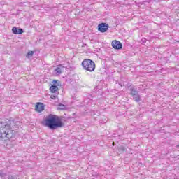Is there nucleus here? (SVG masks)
I'll return each mask as SVG.
<instances>
[{"mask_svg": "<svg viewBox=\"0 0 179 179\" xmlns=\"http://www.w3.org/2000/svg\"><path fill=\"white\" fill-rule=\"evenodd\" d=\"M41 124L43 127H47V128H49V129H51L52 131L58 129V128H64L65 125L59 116L52 114H49L46 116Z\"/></svg>", "mask_w": 179, "mask_h": 179, "instance_id": "nucleus-1", "label": "nucleus"}, {"mask_svg": "<svg viewBox=\"0 0 179 179\" xmlns=\"http://www.w3.org/2000/svg\"><path fill=\"white\" fill-rule=\"evenodd\" d=\"M13 120L0 122V139L6 141L13 136V130H12V124Z\"/></svg>", "mask_w": 179, "mask_h": 179, "instance_id": "nucleus-2", "label": "nucleus"}, {"mask_svg": "<svg viewBox=\"0 0 179 179\" xmlns=\"http://www.w3.org/2000/svg\"><path fill=\"white\" fill-rule=\"evenodd\" d=\"M83 69L87 71L88 72H94V69H96V63L93 62V60L90 59H85L82 62L81 64Z\"/></svg>", "mask_w": 179, "mask_h": 179, "instance_id": "nucleus-3", "label": "nucleus"}, {"mask_svg": "<svg viewBox=\"0 0 179 179\" xmlns=\"http://www.w3.org/2000/svg\"><path fill=\"white\" fill-rule=\"evenodd\" d=\"M98 30L101 33H106L108 30V24L102 22L98 25Z\"/></svg>", "mask_w": 179, "mask_h": 179, "instance_id": "nucleus-4", "label": "nucleus"}, {"mask_svg": "<svg viewBox=\"0 0 179 179\" xmlns=\"http://www.w3.org/2000/svg\"><path fill=\"white\" fill-rule=\"evenodd\" d=\"M112 47L115 50H122V43L121 42L115 40L112 41Z\"/></svg>", "mask_w": 179, "mask_h": 179, "instance_id": "nucleus-5", "label": "nucleus"}, {"mask_svg": "<svg viewBox=\"0 0 179 179\" xmlns=\"http://www.w3.org/2000/svg\"><path fill=\"white\" fill-rule=\"evenodd\" d=\"M35 110L38 113H41V111H44V104L43 103L38 102L35 106Z\"/></svg>", "mask_w": 179, "mask_h": 179, "instance_id": "nucleus-6", "label": "nucleus"}, {"mask_svg": "<svg viewBox=\"0 0 179 179\" xmlns=\"http://www.w3.org/2000/svg\"><path fill=\"white\" fill-rule=\"evenodd\" d=\"M12 32L13 34H23L24 31L22 28H17L16 27H14L12 28Z\"/></svg>", "mask_w": 179, "mask_h": 179, "instance_id": "nucleus-7", "label": "nucleus"}, {"mask_svg": "<svg viewBox=\"0 0 179 179\" xmlns=\"http://www.w3.org/2000/svg\"><path fill=\"white\" fill-rule=\"evenodd\" d=\"M133 100L136 101V103H139V101H142V99H141V95L139 93L133 95Z\"/></svg>", "mask_w": 179, "mask_h": 179, "instance_id": "nucleus-8", "label": "nucleus"}, {"mask_svg": "<svg viewBox=\"0 0 179 179\" xmlns=\"http://www.w3.org/2000/svg\"><path fill=\"white\" fill-rule=\"evenodd\" d=\"M129 90H130L132 96L139 93L138 90H136V89H135L133 87H131V85L129 87Z\"/></svg>", "mask_w": 179, "mask_h": 179, "instance_id": "nucleus-9", "label": "nucleus"}, {"mask_svg": "<svg viewBox=\"0 0 179 179\" xmlns=\"http://www.w3.org/2000/svg\"><path fill=\"white\" fill-rule=\"evenodd\" d=\"M50 90L52 93H57L58 91V87L55 85H52L50 87Z\"/></svg>", "mask_w": 179, "mask_h": 179, "instance_id": "nucleus-10", "label": "nucleus"}, {"mask_svg": "<svg viewBox=\"0 0 179 179\" xmlns=\"http://www.w3.org/2000/svg\"><path fill=\"white\" fill-rule=\"evenodd\" d=\"M55 72H56V75H61L62 73V71L61 70V68L57 67L55 69Z\"/></svg>", "mask_w": 179, "mask_h": 179, "instance_id": "nucleus-11", "label": "nucleus"}, {"mask_svg": "<svg viewBox=\"0 0 179 179\" xmlns=\"http://www.w3.org/2000/svg\"><path fill=\"white\" fill-rule=\"evenodd\" d=\"M34 54V51L28 52V53L27 54V58H31Z\"/></svg>", "mask_w": 179, "mask_h": 179, "instance_id": "nucleus-12", "label": "nucleus"}, {"mask_svg": "<svg viewBox=\"0 0 179 179\" xmlns=\"http://www.w3.org/2000/svg\"><path fill=\"white\" fill-rule=\"evenodd\" d=\"M120 85L121 87L122 86H128V82L127 81H122L121 80L120 83Z\"/></svg>", "mask_w": 179, "mask_h": 179, "instance_id": "nucleus-13", "label": "nucleus"}, {"mask_svg": "<svg viewBox=\"0 0 179 179\" xmlns=\"http://www.w3.org/2000/svg\"><path fill=\"white\" fill-rule=\"evenodd\" d=\"M58 106L59 108H57V110H65V105L59 103Z\"/></svg>", "mask_w": 179, "mask_h": 179, "instance_id": "nucleus-14", "label": "nucleus"}, {"mask_svg": "<svg viewBox=\"0 0 179 179\" xmlns=\"http://www.w3.org/2000/svg\"><path fill=\"white\" fill-rule=\"evenodd\" d=\"M57 98H58V96L57 94H52L50 96V99H52V100H57Z\"/></svg>", "mask_w": 179, "mask_h": 179, "instance_id": "nucleus-15", "label": "nucleus"}, {"mask_svg": "<svg viewBox=\"0 0 179 179\" xmlns=\"http://www.w3.org/2000/svg\"><path fill=\"white\" fill-rule=\"evenodd\" d=\"M119 150H121V152H125V147H124V145H121L119 148Z\"/></svg>", "mask_w": 179, "mask_h": 179, "instance_id": "nucleus-16", "label": "nucleus"}, {"mask_svg": "<svg viewBox=\"0 0 179 179\" xmlns=\"http://www.w3.org/2000/svg\"><path fill=\"white\" fill-rule=\"evenodd\" d=\"M0 177H6V173L3 172H0Z\"/></svg>", "mask_w": 179, "mask_h": 179, "instance_id": "nucleus-17", "label": "nucleus"}, {"mask_svg": "<svg viewBox=\"0 0 179 179\" xmlns=\"http://www.w3.org/2000/svg\"><path fill=\"white\" fill-rule=\"evenodd\" d=\"M8 179H15V176H8Z\"/></svg>", "mask_w": 179, "mask_h": 179, "instance_id": "nucleus-18", "label": "nucleus"}, {"mask_svg": "<svg viewBox=\"0 0 179 179\" xmlns=\"http://www.w3.org/2000/svg\"><path fill=\"white\" fill-rule=\"evenodd\" d=\"M58 82V80H53V83L55 85V83H57Z\"/></svg>", "mask_w": 179, "mask_h": 179, "instance_id": "nucleus-19", "label": "nucleus"}, {"mask_svg": "<svg viewBox=\"0 0 179 179\" xmlns=\"http://www.w3.org/2000/svg\"><path fill=\"white\" fill-rule=\"evenodd\" d=\"M143 43H146V39L143 40Z\"/></svg>", "mask_w": 179, "mask_h": 179, "instance_id": "nucleus-20", "label": "nucleus"}, {"mask_svg": "<svg viewBox=\"0 0 179 179\" xmlns=\"http://www.w3.org/2000/svg\"><path fill=\"white\" fill-rule=\"evenodd\" d=\"M177 149H179V145H176Z\"/></svg>", "mask_w": 179, "mask_h": 179, "instance_id": "nucleus-21", "label": "nucleus"}, {"mask_svg": "<svg viewBox=\"0 0 179 179\" xmlns=\"http://www.w3.org/2000/svg\"><path fill=\"white\" fill-rule=\"evenodd\" d=\"M114 145H115V143L113 142V146H114Z\"/></svg>", "mask_w": 179, "mask_h": 179, "instance_id": "nucleus-22", "label": "nucleus"}]
</instances>
